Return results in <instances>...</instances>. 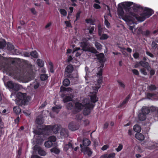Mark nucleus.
Wrapping results in <instances>:
<instances>
[{"mask_svg": "<svg viewBox=\"0 0 158 158\" xmlns=\"http://www.w3.org/2000/svg\"><path fill=\"white\" fill-rule=\"evenodd\" d=\"M103 66H100L98 68V72L97 73L99 77L97 81H95L91 84V87L93 91H90L89 96L91 98V101L89 98H83L81 100L80 103V109H83V113L85 115H89L94 105V103L98 101L96 97V94L98 90L101 86L102 82V75Z\"/></svg>", "mask_w": 158, "mask_h": 158, "instance_id": "f257e3e1", "label": "nucleus"}, {"mask_svg": "<svg viewBox=\"0 0 158 158\" xmlns=\"http://www.w3.org/2000/svg\"><path fill=\"white\" fill-rule=\"evenodd\" d=\"M122 5L126 12H128L134 19L140 22L149 18L154 13L152 9L147 7L144 8L140 5L131 2H127Z\"/></svg>", "mask_w": 158, "mask_h": 158, "instance_id": "f03ea898", "label": "nucleus"}, {"mask_svg": "<svg viewBox=\"0 0 158 158\" xmlns=\"http://www.w3.org/2000/svg\"><path fill=\"white\" fill-rule=\"evenodd\" d=\"M126 2L121 3V5L120 4H119L118 5L117 9L118 15L121 17V18L128 24H137L134 17H132V16L130 15L128 12H126L127 14L124 15V11L123 9H124L122 4L123 3L124 4Z\"/></svg>", "mask_w": 158, "mask_h": 158, "instance_id": "7ed1b4c3", "label": "nucleus"}, {"mask_svg": "<svg viewBox=\"0 0 158 158\" xmlns=\"http://www.w3.org/2000/svg\"><path fill=\"white\" fill-rule=\"evenodd\" d=\"M67 109L69 110H73L72 113L74 114H77L75 119L78 120L79 115L78 113L79 112V100L78 99H76L73 100V104L71 102L68 103L66 105Z\"/></svg>", "mask_w": 158, "mask_h": 158, "instance_id": "20e7f679", "label": "nucleus"}, {"mask_svg": "<svg viewBox=\"0 0 158 158\" xmlns=\"http://www.w3.org/2000/svg\"><path fill=\"white\" fill-rule=\"evenodd\" d=\"M18 99L17 104L19 106H22L27 105L30 100L31 97L30 96H26V93H23L20 92H18L17 94Z\"/></svg>", "mask_w": 158, "mask_h": 158, "instance_id": "39448f33", "label": "nucleus"}, {"mask_svg": "<svg viewBox=\"0 0 158 158\" xmlns=\"http://www.w3.org/2000/svg\"><path fill=\"white\" fill-rule=\"evenodd\" d=\"M150 112V110L148 107H143L141 111L138 115V118L140 121H143L146 118V114Z\"/></svg>", "mask_w": 158, "mask_h": 158, "instance_id": "423d86ee", "label": "nucleus"}, {"mask_svg": "<svg viewBox=\"0 0 158 158\" xmlns=\"http://www.w3.org/2000/svg\"><path fill=\"white\" fill-rule=\"evenodd\" d=\"M81 46L82 47V49L84 51H89L95 54L98 53L97 51L94 48L89 47L86 42L81 43Z\"/></svg>", "mask_w": 158, "mask_h": 158, "instance_id": "0eeeda50", "label": "nucleus"}, {"mask_svg": "<svg viewBox=\"0 0 158 158\" xmlns=\"http://www.w3.org/2000/svg\"><path fill=\"white\" fill-rule=\"evenodd\" d=\"M61 126L60 125L56 124L54 126H47L45 127V129L48 132H50L52 131L54 133L56 134L58 132L59 129L60 128Z\"/></svg>", "mask_w": 158, "mask_h": 158, "instance_id": "6e6552de", "label": "nucleus"}, {"mask_svg": "<svg viewBox=\"0 0 158 158\" xmlns=\"http://www.w3.org/2000/svg\"><path fill=\"white\" fill-rule=\"evenodd\" d=\"M7 86L9 88L12 89L15 91H18L20 89V86L19 85L13 83L11 81H10L7 82Z\"/></svg>", "mask_w": 158, "mask_h": 158, "instance_id": "1a4fd4ad", "label": "nucleus"}, {"mask_svg": "<svg viewBox=\"0 0 158 158\" xmlns=\"http://www.w3.org/2000/svg\"><path fill=\"white\" fill-rule=\"evenodd\" d=\"M68 128L69 130L72 131H74L78 129V127L76 123L73 122L69 124Z\"/></svg>", "mask_w": 158, "mask_h": 158, "instance_id": "9d476101", "label": "nucleus"}, {"mask_svg": "<svg viewBox=\"0 0 158 158\" xmlns=\"http://www.w3.org/2000/svg\"><path fill=\"white\" fill-rule=\"evenodd\" d=\"M60 134L62 138L67 137L69 136L68 131L65 128H62L60 130Z\"/></svg>", "mask_w": 158, "mask_h": 158, "instance_id": "9b49d317", "label": "nucleus"}, {"mask_svg": "<svg viewBox=\"0 0 158 158\" xmlns=\"http://www.w3.org/2000/svg\"><path fill=\"white\" fill-rule=\"evenodd\" d=\"M81 151L83 152L85 154H87L89 156H90L92 153V152L88 147L82 148L81 149Z\"/></svg>", "mask_w": 158, "mask_h": 158, "instance_id": "f8f14e48", "label": "nucleus"}, {"mask_svg": "<svg viewBox=\"0 0 158 158\" xmlns=\"http://www.w3.org/2000/svg\"><path fill=\"white\" fill-rule=\"evenodd\" d=\"M91 144L90 141L88 139L86 138L83 139L82 141V145L81 144L80 145L81 148H83V146L84 147H87Z\"/></svg>", "mask_w": 158, "mask_h": 158, "instance_id": "ddd939ff", "label": "nucleus"}, {"mask_svg": "<svg viewBox=\"0 0 158 158\" xmlns=\"http://www.w3.org/2000/svg\"><path fill=\"white\" fill-rule=\"evenodd\" d=\"M139 64L141 66L145 68L148 71H149L151 69L149 63L147 62L141 61L139 62Z\"/></svg>", "mask_w": 158, "mask_h": 158, "instance_id": "4468645a", "label": "nucleus"}, {"mask_svg": "<svg viewBox=\"0 0 158 158\" xmlns=\"http://www.w3.org/2000/svg\"><path fill=\"white\" fill-rule=\"evenodd\" d=\"M115 154L112 152L110 154H104L101 156L100 158H115Z\"/></svg>", "mask_w": 158, "mask_h": 158, "instance_id": "2eb2a0df", "label": "nucleus"}, {"mask_svg": "<svg viewBox=\"0 0 158 158\" xmlns=\"http://www.w3.org/2000/svg\"><path fill=\"white\" fill-rule=\"evenodd\" d=\"M98 35L99 36L101 35L102 34H103V33L104 32L105 28L102 27L100 24L98 25Z\"/></svg>", "mask_w": 158, "mask_h": 158, "instance_id": "dca6fc26", "label": "nucleus"}, {"mask_svg": "<svg viewBox=\"0 0 158 158\" xmlns=\"http://www.w3.org/2000/svg\"><path fill=\"white\" fill-rule=\"evenodd\" d=\"M135 137L137 139L140 141H143L144 139V136L139 133H136L135 135Z\"/></svg>", "mask_w": 158, "mask_h": 158, "instance_id": "f3484780", "label": "nucleus"}, {"mask_svg": "<svg viewBox=\"0 0 158 158\" xmlns=\"http://www.w3.org/2000/svg\"><path fill=\"white\" fill-rule=\"evenodd\" d=\"M73 68L72 65L70 64L67 66L65 69V73H71L72 72Z\"/></svg>", "mask_w": 158, "mask_h": 158, "instance_id": "a211bd4d", "label": "nucleus"}, {"mask_svg": "<svg viewBox=\"0 0 158 158\" xmlns=\"http://www.w3.org/2000/svg\"><path fill=\"white\" fill-rule=\"evenodd\" d=\"M69 148H73L72 144L71 142H69L68 144H65L64 145V149L65 151H66Z\"/></svg>", "mask_w": 158, "mask_h": 158, "instance_id": "6ab92c4d", "label": "nucleus"}, {"mask_svg": "<svg viewBox=\"0 0 158 158\" xmlns=\"http://www.w3.org/2000/svg\"><path fill=\"white\" fill-rule=\"evenodd\" d=\"M44 121L43 119L42 118L41 116H38L36 120V122L37 124L39 125H41L43 123Z\"/></svg>", "mask_w": 158, "mask_h": 158, "instance_id": "aec40b11", "label": "nucleus"}, {"mask_svg": "<svg viewBox=\"0 0 158 158\" xmlns=\"http://www.w3.org/2000/svg\"><path fill=\"white\" fill-rule=\"evenodd\" d=\"M151 33V32L148 30H146V31H142L141 33L143 36L146 37H150Z\"/></svg>", "mask_w": 158, "mask_h": 158, "instance_id": "412c9836", "label": "nucleus"}, {"mask_svg": "<svg viewBox=\"0 0 158 158\" xmlns=\"http://www.w3.org/2000/svg\"><path fill=\"white\" fill-rule=\"evenodd\" d=\"M133 130L135 132L139 133L141 131V128L139 125L137 124L134 126Z\"/></svg>", "mask_w": 158, "mask_h": 158, "instance_id": "4be33fe9", "label": "nucleus"}, {"mask_svg": "<svg viewBox=\"0 0 158 158\" xmlns=\"http://www.w3.org/2000/svg\"><path fill=\"white\" fill-rule=\"evenodd\" d=\"M7 50H12L14 49V46L10 43L8 42L6 44Z\"/></svg>", "mask_w": 158, "mask_h": 158, "instance_id": "5701e85b", "label": "nucleus"}, {"mask_svg": "<svg viewBox=\"0 0 158 158\" xmlns=\"http://www.w3.org/2000/svg\"><path fill=\"white\" fill-rule=\"evenodd\" d=\"M85 21L86 23L88 24H90L91 25L94 24L95 21L91 18L86 19Z\"/></svg>", "mask_w": 158, "mask_h": 158, "instance_id": "b1692460", "label": "nucleus"}, {"mask_svg": "<svg viewBox=\"0 0 158 158\" xmlns=\"http://www.w3.org/2000/svg\"><path fill=\"white\" fill-rule=\"evenodd\" d=\"M61 106H54L52 108V110L56 113H58L59 111V109H61Z\"/></svg>", "mask_w": 158, "mask_h": 158, "instance_id": "393cba45", "label": "nucleus"}, {"mask_svg": "<svg viewBox=\"0 0 158 158\" xmlns=\"http://www.w3.org/2000/svg\"><path fill=\"white\" fill-rule=\"evenodd\" d=\"M13 110L16 114H19L20 113L21 109L19 107L15 106L14 107Z\"/></svg>", "mask_w": 158, "mask_h": 158, "instance_id": "a878e982", "label": "nucleus"}, {"mask_svg": "<svg viewBox=\"0 0 158 158\" xmlns=\"http://www.w3.org/2000/svg\"><path fill=\"white\" fill-rule=\"evenodd\" d=\"M44 145L45 147L49 148L52 146L53 143L51 141L48 140L45 142Z\"/></svg>", "mask_w": 158, "mask_h": 158, "instance_id": "bb28decb", "label": "nucleus"}, {"mask_svg": "<svg viewBox=\"0 0 158 158\" xmlns=\"http://www.w3.org/2000/svg\"><path fill=\"white\" fill-rule=\"evenodd\" d=\"M38 153L41 156H45L46 154V152L41 148L39 149L38 151Z\"/></svg>", "mask_w": 158, "mask_h": 158, "instance_id": "cd10ccee", "label": "nucleus"}, {"mask_svg": "<svg viewBox=\"0 0 158 158\" xmlns=\"http://www.w3.org/2000/svg\"><path fill=\"white\" fill-rule=\"evenodd\" d=\"M95 45L98 50H101L102 49V46L100 43L97 42H95Z\"/></svg>", "mask_w": 158, "mask_h": 158, "instance_id": "c85d7f7f", "label": "nucleus"}, {"mask_svg": "<svg viewBox=\"0 0 158 158\" xmlns=\"http://www.w3.org/2000/svg\"><path fill=\"white\" fill-rule=\"evenodd\" d=\"M59 11L61 15L63 16H65L67 15V12L64 9H60Z\"/></svg>", "mask_w": 158, "mask_h": 158, "instance_id": "c756f323", "label": "nucleus"}, {"mask_svg": "<svg viewBox=\"0 0 158 158\" xmlns=\"http://www.w3.org/2000/svg\"><path fill=\"white\" fill-rule=\"evenodd\" d=\"M148 89L151 91H153L156 89V87L153 85H151L147 87Z\"/></svg>", "mask_w": 158, "mask_h": 158, "instance_id": "7c9ffc66", "label": "nucleus"}, {"mask_svg": "<svg viewBox=\"0 0 158 158\" xmlns=\"http://www.w3.org/2000/svg\"><path fill=\"white\" fill-rule=\"evenodd\" d=\"M6 45V43L5 40L0 41V49H3Z\"/></svg>", "mask_w": 158, "mask_h": 158, "instance_id": "2f4dec72", "label": "nucleus"}, {"mask_svg": "<svg viewBox=\"0 0 158 158\" xmlns=\"http://www.w3.org/2000/svg\"><path fill=\"white\" fill-rule=\"evenodd\" d=\"M34 77V74L33 73H32L31 74L27 75V80H26V82H27L28 81L33 79Z\"/></svg>", "mask_w": 158, "mask_h": 158, "instance_id": "473e14b6", "label": "nucleus"}, {"mask_svg": "<svg viewBox=\"0 0 158 158\" xmlns=\"http://www.w3.org/2000/svg\"><path fill=\"white\" fill-rule=\"evenodd\" d=\"M87 29L89 31V33L90 34L93 33V32L94 29V26H89L87 28Z\"/></svg>", "mask_w": 158, "mask_h": 158, "instance_id": "72a5a7b5", "label": "nucleus"}, {"mask_svg": "<svg viewBox=\"0 0 158 158\" xmlns=\"http://www.w3.org/2000/svg\"><path fill=\"white\" fill-rule=\"evenodd\" d=\"M70 81L68 79L66 78L64 79L63 81V85L65 86H68L70 84Z\"/></svg>", "mask_w": 158, "mask_h": 158, "instance_id": "f704fd0d", "label": "nucleus"}, {"mask_svg": "<svg viewBox=\"0 0 158 158\" xmlns=\"http://www.w3.org/2000/svg\"><path fill=\"white\" fill-rule=\"evenodd\" d=\"M72 98L71 97L69 96H66L63 99V101L64 102H66L72 101Z\"/></svg>", "mask_w": 158, "mask_h": 158, "instance_id": "c9c22d12", "label": "nucleus"}, {"mask_svg": "<svg viewBox=\"0 0 158 158\" xmlns=\"http://www.w3.org/2000/svg\"><path fill=\"white\" fill-rule=\"evenodd\" d=\"M100 36V40H106L109 37L108 35L105 34H103Z\"/></svg>", "mask_w": 158, "mask_h": 158, "instance_id": "e433bc0d", "label": "nucleus"}, {"mask_svg": "<svg viewBox=\"0 0 158 158\" xmlns=\"http://www.w3.org/2000/svg\"><path fill=\"white\" fill-rule=\"evenodd\" d=\"M37 63L38 65L41 67H43L44 63L43 61L40 59H38L37 60Z\"/></svg>", "mask_w": 158, "mask_h": 158, "instance_id": "4c0bfd02", "label": "nucleus"}, {"mask_svg": "<svg viewBox=\"0 0 158 158\" xmlns=\"http://www.w3.org/2000/svg\"><path fill=\"white\" fill-rule=\"evenodd\" d=\"M40 78L42 81H44L47 79L48 76L46 74H42L41 75Z\"/></svg>", "mask_w": 158, "mask_h": 158, "instance_id": "58836bf2", "label": "nucleus"}, {"mask_svg": "<svg viewBox=\"0 0 158 158\" xmlns=\"http://www.w3.org/2000/svg\"><path fill=\"white\" fill-rule=\"evenodd\" d=\"M51 151L52 152H53L56 154H58L60 152L59 150L55 148L51 149Z\"/></svg>", "mask_w": 158, "mask_h": 158, "instance_id": "ea45409f", "label": "nucleus"}, {"mask_svg": "<svg viewBox=\"0 0 158 158\" xmlns=\"http://www.w3.org/2000/svg\"><path fill=\"white\" fill-rule=\"evenodd\" d=\"M117 82L121 87L123 89L125 88V85L124 83L123 82L120 81H118Z\"/></svg>", "mask_w": 158, "mask_h": 158, "instance_id": "a19ab883", "label": "nucleus"}, {"mask_svg": "<svg viewBox=\"0 0 158 158\" xmlns=\"http://www.w3.org/2000/svg\"><path fill=\"white\" fill-rule=\"evenodd\" d=\"M105 25L106 26V27L107 28H109L110 27V23L108 22V20L105 17V21H104Z\"/></svg>", "mask_w": 158, "mask_h": 158, "instance_id": "79ce46f5", "label": "nucleus"}, {"mask_svg": "<svg viewBox=\"0 0 158 158\" xmlns=\"http://www.w3.org/2000/svg\"><path fill=\"white\" fill-rule=\"evenodd\" d=\"M49 141H51L52 142H55L56 140V137L54 136H51L48 138Z\"/></svg>", "mask_w": 158, "mask_h": 158, "instance_id": "37998d69", "label": "nucleus"}, {"mask_svg": "<svg viewBox=\"0 0 158 158\" xmlns=\"http://www.w3.org/2000/svg\"><path fill=\"white\" fill-rule=\"evenodd\" d=\"M158 144L156 143L155 144H152L151 146H148L147 147L149 149H152L156 147H158Z\"/></svg>", "mask_w": 158, "mask_h": 158, "instance_id": "c03bdc74", "label": "nucleus"}, {"mask_svg": "<svg viewBox=\"0 0 158 158\" xmlns=\"http://www.w3.org/2000/svg\"><path fill=\"white\" fill-rule=\"evenodd\" d=\"M30 55L34 58H37V55L36 52L35 51H32L30 52Z\"/></svg>", "mask_w": 158, "mask_h": 158, "instance_id": "a18cd8bd", "label": "nucleus"}, {"mask_svg": "<svg viewBox=\"0 0 158 158\" xmlns=\"http://www.w3.org/2000/svg\"><path fill=\"white\" fill-rule=\"evenodd\" d=\"M98 57V59L100 60H102V61H103V59L104 57V55L103 53H101L100 54H99L98 55H97Z\"/></svg>", "mask_w": 158, "mask_h": 158, "instance_id": "49530a36", "label": "nucleus"}, {"mask_svg": "<svg viewBox=\"0 0 158 158\" xmlns=\"http://www.w3.org/2000/svg\"><path fill=\"white\" fill-rule=\"evenodd\" d=\"M123 146L122 145L119 144L118 146V148L115 149L116 150L117 152H118L121 151L123 148Z\"/></svg>", "mask_w": 158, "mask_h": 158, "instance_id": "de8ad7c7", "label": "nucleus"}, {"mask_svg": "<svg viewBox=\"0 0 158 158\" xmlns=\"http://www.w3.org/2000/svg\"><path fill=\"white\" fill-rule=\"evenodd\" d=\"M65 24L66 25L67 27H71V24L70 22L69 21H66L64 22Z\"/></svg>", "mask_w": 158, "mask_h": 158, "instance_id": "09e8293b", "label": "nucleus"}, {"mask_svg": "<svg viewBox=\"0 0 158 158\" xmlns=\"http://www.w3.org/2000/svg\"><path fill=\"white\" fill-rule=\"evenodd\" d=\"M94 7L96 9H98L101 8V6L98 4L94 3L93 5Z\"/></svg>", "mask_w": 158, "mask_h": 158, "instance_id": "8fccbe9b", "label": "nucleus"}, {"mask_svg": "<svg viewBox=\"0 0 158 158\" xmlns=\"http://www.w3.org/2000/svg\"><path fill=\"white\" fill-rule=\"evenodd\" d=\"M146 95L147 97L148 98H150L151 97H152L154 96H155L156 95L154 94L148 93Z\"/></svg>", "mask_w": 158, "mask_h": 158, "instance_id": "3c124183", "label": "nucleus"}, {"mask_svg": "<svg viewBox=\"0 0 158 158\" xmlns=\"http://www.w3.org/2000/svg\"><path fill=\"white\" fill-rule=\"evenodd\" d=\"M140 71L141 73L143 74L144 75H147V73L146 72L145 69L144 68L141 69Z\"/></svg>", "mask_w": 158, "mask_h": 158, "instance_id": "603ef678", "label": "nucleus"}, {"mask_svg": "<svg viewBox=\"0 0 158 158\" xmlns=\"http://www.w3.org/2000/svg\"><path fill=\"white\" fill-rule=\"evenodd\" d=\"M109 148V146L108 145H105L102 146L101 149L103 151H105L107 149Z\"/></svg>", "mask_w": 158, "mask_h": 158, "instance_id": "864d4df0", "label": "nucleus"}, {"mask_svg": "<svg viewBox=\"0 0 158 158\" xmlns=\"http://www.w3.org/2000/svg\"><path fill=\"white\" fill-rule=\"evenodd\" d=\"M31 12L34 15H36L37 13V12L35 10V8H32L31 10Z\"/></svg>", "mask_w": 158, "mask_h": 158, "instance_id": "5fc2aeb1", "label": "nucleus"}, {"mask_svg": "<svg viewBox=\"0 0 158 158\" xmlns=\"http://www.w3.org/2000/svg\"><path fill=\"white\" fill-rule=\"evenodd\" d=\"M132 71L134 74H135L136 75H138L139 74L138 71L136 69H132Z\"/></svg>", "mask_w": 158, "mask_h": 158, "instance_id": "6e6d98bb", "label": "nucleus"}, {"mask_svg": "<svg viewBox=\"0 0 158 158\" xmlns=\"http://www.w3.org/2000/svg\"><path fill=\"white\" fill-rule=\"evenodd\" d=\"M40 148L38 145H35L33 148V149L35 151H38L39 149Z\"/></svg>", "mask_w": 158, "mask_h": 158, "instance_id": "4d7b16f0", "label": "nucleus"}, {"mask_svg": "<svg viewBox=\"0 0 158 158\" xmlns=\"http://www.w3.org/2000/svg\"><path fill=\"white\" fill-rule=\"evenodd\" d=\"M72 46L73 48V53H74L77 51L78 50H79V48H74V47H75V45H73Z\"/></svg>", "mask_w": 158, "mask_h": 158, "instance_id": "13d9d810", "label": "nucleus"}, {"mask_svg": "<svg viewBox=\"0 0 158 158\" xmlns=\"http://www.w3.org/2000/svg\"><path fill=\"white\" fill-rule=\"evenodd\" d=\"M129 98L128 96L127 97L125 100L123 101V102H122V104H121V105H123L125 104L129 100Z\"/></svg>", "mask_w": 158, "mask_h": 158, "instance_id": "bf43d9fd", "label": "nucleus"}, {"mask_svg": "<svg viewBox=\"0 0 158 158\" xmlns=\"http://www.w3.org/2000/svg\"><path fill=\"white\" fill-rule=\"evenodd\" d=\"M146 54L148 55V56H150L151 57H154L153 55L151 53L147 51L146 52Z\"/></svg>", "mask_w": 158, "mask_h": 158, "instance_id": "052dcab7", "label": "nucleus"}, {"mask_svg": "<svg viewBox=\"0 0 158 158\" xmlns=\"http://www.w3.org/2000/svg\"><path fill=\"white\" fill-rule=\"evenodd\" d=\"M52 24V23L51 22H50L48 23L45 26V27L46 29L48 28V27H50Z\"/></svg>", "mask_w": 158, "mask_h": 158, "instance_id": "680f3d73", "label": "nucleus"}, {"mask_svg": "<svg viewBox=\"0 0 158 158\" xmlns=\"http://www.w3.org/2000/svg\"><path fill=\"white\" fill-rule=\"evenodd\" d=\"M23 112L26 115V116H28L31 114V113L29 111H23Z\"/></svg>", "mask_w": 158, "mask_h": 158, "instance_id": "e2e57ef3", "label": "nucleus"}, {"mask_svg": "<svg viewBox=\"0 0 158 158\" xmlns=\"http://www.w3.org/2000/svg\"><path fill=\"white\" fill-rule=\"evenodd\" d=\"M34 132L36 135H40L41 134V132L38 131H34Z\"/></svg>", "mask_w": 158, "mask_h": 158, "instance_id": "0e129e2a", "label": "nucleus"}, {"mask_svg": "<svg viewBox=\"0 0 158 158\" xmlns=\"http://www.w3.org/2000/svg\"><path fill=\"white\" fill-rule=\"evenodd\" d=\"M133 56L135 58H137L139 56V53H135L133 55Z\"/></svg>", "mask_w": 158, "mask_h": 158, "instance_id": "69168bd1", "label": "nucleus"}, {"mask_svg": "<svg viewBox=\"0 0 158 158\" xmlns=\"http://www.w3.org/2000/svg\"><path fill=\"white\" fill-rule=\"evenodd\" d=\"M70 73H65V75L68 77L71 78L72 77V76L71 74H70Z\"/></svg>", "mask_w": 158, "mask_h": 158, "instance_id": "338daca9", "label": "nucleus"}, {"mask_svg": "<svg viewBox=\"0 0 158 158\" xmlns=\"http://www.w3.org/2000/svg\"><path fill=\"white\" fill-rule=\"evenodd\" d=\"M83 122L84 123V124L85 125H87L89 124V121L88 120H85L83 121Z\"/></svg>", "mask_w": 158, "mask_h": 158, "instance_id": "774afa93", "label": "nucleus"}]
</instances>
